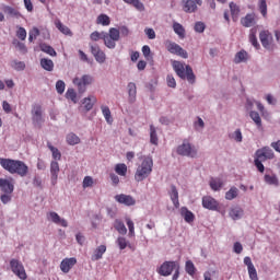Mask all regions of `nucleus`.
<instances>
[{
	"instance_id": "2f4dec72",
	"label": "nucleus",
	"mask_w": 280,
	"mask_h": 280,
	"mask_svg": "<svg viewBox=\"0 0 280 280\" xmlns=\"http://www.w3.org/2000/svg\"><path fill=\"white\" fill-rule=\"evenodd\" d=\"M249 117L254 121L256 128H258V130H261L262 124H261V116H259V113H257L255 110H250Z\"/></svg>"
},
{
	"instance_id": "4d7b16f0",
	"label": "nucleus",
	"mask_w": 280,
	"mask_h": 280,
	"mask_svg": "<svg viewBox=\"0 0 280 280\" xmlns=\"http://www.w3.org/2000/svg\"><path fill=\"white\" fill-rule=\"evenodd\" d=\"M116 244L120 250H125V248L128 247L129 242H128V240H126V237L120 236L116 240Z\"/></svg>"
},
{
	"instance_id": "f257e3e1",
	"label": "nucleus",
	"mask_w": 280,
	"mask_h": 280,
	"mask_svg": "<svg viewBox=\"0 0 280 280\" xmlns=\"http://www.w3.org/2000/svg\"><path fill=\"white\" fill-rule=\"evenodd\" d=\"M0 165L10 174H18L22 177L27 176V172H30V167L19 160L0 159Z\"/></svg>"
},
{
	"instance_id": "338daca9",
	"label": "nucleus",
	"mask_w": 280,
	"mask_h": 280,
	"mask_svg": "<svg viewBox=\"0 0 280 280\" xmlns=\"http://www.w3.org/2000/svg\"><path fill=\"white\" fill-rule=\"evenodd\" d=\"M206 25L205 22H196L195 23V32H197V34H202V32H205L206 30Z\"/></svg>"
},
{
	"instance_id": "0eeeda50",
	"label": "nucleus",
	"mask_w": 280,
	"mask_h": 280,
	"mask_svg": "<svg viewBox=\"0 0 280 280\" xmlns=\"http://www.w3.org/2000/svg\"><path fill=\"white\" fill-rule=\"evenodd\" d=\"M10 267L13 275L19 277V279H22V280L27 279V273L25 272V267H23L22 261H19L16 259H11Z\"/></svg>"
},
{
	"instance_id": "6e6d98bb",
	"label": "nucleus",
	"mask_w": 280,
	"mask_h": 280,
	"mask_svg": "<svg viewBox=\"0 0 280 280\" xmlns=\"http://www.w3.org/2000/svg\"><path fill=\"white\" fill-rule=\"evenodd\" d=\"M38 36H40V31L37 27H33L28 33L30 43H33L34 40H36Z\"/></svg>"
},
{
	"instance_id": "a211bd4d",
	"label": "nucleus",
	"mask_w": 280,
	"mask_h": 280,
	"mask_svg": "<svg viewBox=\"0 0 280 280\" xmlns=\"http://www.w3.org/2000/svg\"><path fill=\"white\" fill-rule=\"evenodd\" d=\"M78 264V259L75 257L72 258H66L60 264V270L61 272H65L66 275Z\"/></svg>"
},
{
	"instance_id": "c756f323",
	"label": "nucleus",
	"mask_w": 280,
	"mask_h": 280,
	"mask_svg": "<svg viewBox=\"0 0 280 280\" xmlns=\"http://www.w3.org/2000/svg\"><path fill=\"white\" fill-rule=\"evenodd\" d=\"M241 24L243 27H253L255 25V14H247L245 18H242Z\"/></svg>"
},
{
	"instance_id": "c85d7f7f",
	"label": "nucleus",
	"mask_w": 280,
	"mask_h": 280,
	"mask_svg": "<svg viewBox=\"0 0 280 280\" xmlns=\"http://www.w3.org/2000/svg\"><path fill=\"white\" fill-rule=\"evenodd\" d=\"M104 253H106V245L98 246L92 255V261H100L104 257Z\"/></svg>"
},
{
	"instance_id": "20e7f679",
	"label": "nucleus",
	"mask_w": 280,
	"mask_h": 280,
	"mask_svg": "<svg viewBox=\"0 0 280 280\" xmlns=\"http://www.w3.org/2000/svg\"><path fill=\"white\" fill-rule=\"evenodd\" d=\"M175 152L178 156H186L187 159H198V147L191 143L188 139H184L175 148Z\"/></svg>"
},
{
	"instance_id": "7ed1b4c3",
	"label": "nucleus",
	"mask_w": 280,
	"mask_h": 280,
	"mask_svg": "<svg viewBox=\"0 0 280 280\" xmlns=\"http://www.w3.org/2000/svg\"><path fill=\"white\" fill-rule=\"evenodd\" d=\"M172 65L178 78L187 80L189 84H194L196 82V74H194V70L189 66L180 61H173Z\"/></svg>"
},
{
	"instance_id": "4be33fe9",
	"label": "nucleus",
	"mask_w": 280,
	"mask_h": 280,
	"mask_svg": "<svg viewBox=\"0 0 280 280\" xmlns=\"http://www.w3.org/2000/svg\"><path fill=\"white\" fill-rule=\"evenodd\" d=\"M32 117H33L34 124H37V125L42 124V121H43V109H42L40 105L33 106Z\"/></svg>"
},
{
	"instance_id": "e433bc0d",
	"label": "nucleus",
	"mask_w": 280,
	"mask_h": 280,
	"mask_svg": "<svg viewBox=\"0 0 280 280\" xmlns=\"http://www.w3.org/2000/svg\"><path fill=\"white\" fill-rule=\"evenodd\" d=\"M2 11L4 12V14H8L9 16H13L15 19H19V16H21V13L10 5H3Z\"/></svg>"
},
{
	"instance_id": "b1692460",
	"label": "nucleus",
	"mask_w": 280,
	"mask_h": 280,
	"mask_svg": "<svg viewBox=\"0 0 280 280\" xmlns=\"http://www.w3.org/2000/svg\"><path fill=\"white\" fill-rule=\"evenodd\" d=\"M264 182L266 185H270L271 187H279V177H277V174H265Z\"/></svg>"
},
{
	"instance_id": "39448f33",
	"label": "nucleus",
	"mask_w": 280,
	"mask_h": 280,
	"mask_svg": "<svg viewBox=\"0 0 280 280\" xmlns=\"http://www.w3.org/2000/svg\"><path fill=\"white\" fill-rule=\"evenodd\" d=\"M120 36L119 30L115 27L109 28L108 33L105 32V47H107V49H115Z\"/></svg>"
},
{
	"instance_id": "de8ad7c7",
	"label": "nucleus",
	"mask_w": 280,
	"mask_h": 280,
	"mask_svg": "<svg viewBox=\"0 0 280 280\" xmlns=\"http://www.w3.org/2000/svg\"><path fill=\"white\" fill-rule=\"evenodd\" d=\"M48 150H50L52 154V159L55 161H60L62 159V153L58 150V148L51 145V143H48Z\"/></svg>"
},
{
	"instance_id": "0e129e2a",
	"label": "nucleus",
	"mask_w": 280,
	"mask_h": 280,
	"mask_svg": "<svg viewBox=\"0 0 280 280\" xmlns=\"http://www.w3.org/2000/svg\"><path fill=\"white\" fill-rule=\"evenodd\" d=\"M13 45L21 51V54H27V46H25L23 43L19 40H14Z\"/></svg>"
},
{
	"instance_id": "393cba45",
	"label": "nucleus",
	"mask_w": 280,
	"mask_h": 280,
	"mask_svg": "<svg viewBox=\"0 0 280 280\" xmlns=\"http://www.w3.org/2000/svg\"><path fill=\"white\" fill-rule=\"evenodd\" d=\"M180 214L184 218L185 222H187L188 224H191V222L196 220V215L194 214V212L187 209V207H182Z\"/></svg>"
},
{
	"instance_id": "bb28decb",
	"label": "nucleus",
	"mask_w": 280,
	"mask_h": 280,
	"mask_svg": "<svg viewBox=\"0 0 280 280\" xmlns=\"http://www.w3.org/2000/svg\"><path fill=\"white\" fill-rule=\"evenodd\" d=\"M173 32L178 35V38L183 39L186 36L185 26L178 22H173Z\"/></svg>"
},
{
	"instance_id": "aec40b11",
	"label": "nucleus",
	"mask_w": 280,
	"mask_h": 280,
	"mask_svg": "<svg viewBox=\"0 0 280 280\" xmlns=\"http://www.w3.org/2000/svg\"><path fill=\"white\" fill-rule=\"evenodd\" d=\"M229 217L232 220H242L244 218V209L240 206H232L229 210Z\"/></svg>"
},
{
	"instance_id": "a878e982",
	"label": "nucleus",
	"mask_w": 280,
	"mask_h": 280,
	"mask_svg": "<svg viewBox=\"0 0 280 280\" xmlns=\"http://www.w3.org/2000/svg\"><path fill=\"white\" fill-rule=\"evenodd\" d=\"M55 26L57 27V30H59V32H61V34H65V36H73L71 30L67 25L62 24L60 20L55 21Z\"/></svg>"
},
{
	"instance_id": "79ce46f5",
	"label": "nucleus",
	"mask_w": 280,
	"mask_h": 280,
	"mask_svg": "<svg viewBox=\"0 0 280 280\" xmlns=\"http://www.w3.org/2000/svg\"><path fill=\"white\" fill-rule=\"evenodd\" d=\"M114 228L120 235H126V233H128V229H126V225L124 224V222H121V220H116L114 223Z\"/></svg>"
},
{
	"instance_id": "9d476101",
	"label": "nucleus",
	"mask_w": 280,
	"mask_h": 280,
	"mask_svg": "<svg viewBox=\"0 0 280 280\" xmlns=\"http://www.w3.org/2000/svg\"><path fill=\"white\" fill-rule=\"evenodd\" d=\"M198 5H202V0H182V8L187 14L197 12Z\"/></svg>"
},
{
	"instance_id": "774afa93",
	"label": "nucleus",
	"mask_w": 280,
	"mask_h": 280,
	"mask_svg": "<svg viewBox=\"0 0 280 280\" xmlns=\"http://www.w3.org/2000/svg\"><path fill=\"white\" fill-rule=\"evenodd\" d=\"M88 187H93V177L85 176L83 179V189H86Z\"/></svg>"
},
{
	"instance_id": "6e6552de",
	"label": "nucleus",
	"mask_w": 280,
	"mask_h": 280,
	"mask_svg": "<svg viewBox=\"0 0 280 280\" xmlns=\"http://www.w3.org/2000/svg\"><path fill=\"white\" fill-rule=\"evenodd\" d=\"M166 49L170 51V54H174L175 56H179L180 58L187 59L189 58V54H187V50H185L180 45L174 43V42H166Z\"/></svg>"
},
{
	"instance_id": "5701e85b",
	"label": "nucleus",
	"mask_w": 280,
	"mask_h": 280,
	"mask_svg": "<svg viewBox=\"0 0 280 280\" xmlns=\"http://www.w3.org/2000/svg\"><path fill=\"white\" fill-rule=\"evenodd\" d=\"M127 91L130 104H135V102H137V84L135 82H129L127 85Z\"/></svg>"
},
{
	"instance_id": "dca6fc26",
	"label": "nucleus",
	"mask_w": 280,
	"mask_h": 280,
	"mask_svg": "<svg viewBox=\"0 0 280 280\" xmlns=\"http://www.w3.org/2000/svg\"><path fill=\"white\" fill-rule=\"evenodd\" d=\"M202 207L203 209H208V211H218V207L220 203L211 196L202 197Z\"/></svg>"
},
{
	"instance_id": "473e14b6",
	"label": "nucleus",
	"mask_w": 280,
	"mask_h": 280,
	"mask_svg": "<svg viewBox=\"0 0 280 280\" xmlns=\"http://www.w3.org/2000/svg\"><path fill=\"white\" fill-rule=\"evenodd\" d=\"M124 3H127V5H132L138 10L139 12H143L145 10V5H143V2L140 0H122Z\"/></svg>"
},
{
	"instance_id": "3c124183",
	"label": "nucleus",
	"mask_w": 280,
	"mask_h": 280,
	"mask_svg": "<svg viewBox=\"0 0 280 280\" xmlns=\"http://www.w3.org/2000/svg\"><path fill=\"white\" fill-rule=\"evenodd\" d=\"M11 67L15 71H25V62L24 61L12 60L11 61Z\"/></svg>"
},
{
	"instance_id": "4468645a",
	"label": "nucleus",
	"mask_w": 280,
	"mask_h": 280,
	"mask_svg": "<svg viewBox=\"0 0 280 280\" xmlns=\"http://www.w3.org/2000/svg\"><path fill=\"white\" fill-rule=\"evenodd\" d=\"M259 39L265 49H272V34L270 33V31H261L259 33Z\"/></svg>"
},
{
	"instance_id": "58836bf2",
	"label": "nucleus",
	"mask_w": 280,
	"mask_h": 280,
	"mask_svg": "<svg viewBox=\"0 0 280 280\" xmlns=\"http://www.w3.org/2000/svg\"><path fill=\"white\" fill-rule=\"evenodd\" d=\"M101 110H102V115L105 118V120L107 121V124H113V116L110 114V108L106 105H102L101 106Z\"/></svg>"
},
{
	"instance_id": "bf43d9fd",
	"label": "nucleus",
	"mask_w": 280,
	"mask_h": 280,
	"mask_svg": "<svg viewBox=\"0 0 280 280\" xmlns=\"http://www.w3.org/2000/svg\"><path fill=\"white\" fill-rule=\"evenodd\" d=\"M186 272L192 277V275L196 273V266H194V262L191 260L186 261Z\"/></svg>"
},
{
	"instance_id": "c9c22d12",
	"label": "nucleus",
	"mask_w": 280,
	"mask_h": 280,
	"mask_svg": "<svg viewBox=\"0 0 280 280\" xmlns=\"http://www.w3.org/2000/svg\"><path fill=\"white\" fill-rule=\"evenodd\" d=\"M237 196H240V189L233 186L225 192V200H235Z\"/></svg>"
},
{
	"instance_id": "13d9d810",
	"label": "nucleus",
	"mask_w": 280,
	"mask_h": 280,
	"mask_svg": "<svg viewBox=\"0 0 280 280\" xmlns=\"http://www.w3.org/2000/svg\"><path fill=\"white\" fill-rule=\"evenodd\" d=\"M254 165L260 172V174H264V172H266V166H264V160L254 158Z\"/></svg>"
},
{
	"instance_id": "412c9836",
	"label": "nucleus",
	"mask_w": 280,
	"mask_h": 280,
	"mask_svg": "<svg viewBox=\"0 0 280 280\" xmlns=\"http://www.w3.org/2000/svg\"><path fill=\"white\" fill-rule=\"evenodd\" d=\"M0 189L1 191H4V194H12L14 191V184L12 183V179H0Z\"/></svg>"
},
{
	"instance_id": "5fc2aeb1",
	"label": "nucleus",
	"mask_w": 280,
	"mask_h": 280,
	"mask_svg": "<svg viewBox=\"0 0 280 280\" xmlns=\"http://www.w3.org/2000/svg\"><path fill=\"white\" fill-rule=\"evenodd\" d=\"M67 100H71L74 104H78V94L75 93V90L68 89L66 92Z\"/></svg>"
},
{
	"instance_id": "cd10ccee",
	"label": "nucleus",
	"mask_w": 280,
	"mask_h": 280,
	"mask_svg": "<svg viewBox=\"0 0 280 280\" xmlns=\"http://www.w3.org/2000/svg\"><path fill=\"white\" fill-rule=\"evenodd\" d=\"M248 61V52L246 50H240L234 57L235 65H242V62Z\"/></svg>"
},
{
	"instance_id": "052dcab7",
	"label": "nucleus",
	"mask_w": 280,
	"mask_h": 280,
	"mask_svg": "<svg viewBox=\"0 0 280 280\" xmlns=\"http://www.w3.org/2000/svg\"><path fill=\"white\" fill-rule=\"evenodd\" d=\"M16 36L20 38V40H25L27 38V31H25L24 27L19 26Z\"/></svg>"
},
{
	"instance_id": "9b49d317",
	"label": "nucleus",
	"mask_w": 280,
	"mask_h": 280,
	"mask_svg": "<svg viewBox=\"0 0 280 280\" xmlns=\"http://www.w3.org/2000/svg\"><path fill=\"white\" fill-rule=\"evenodd\" d=\"M175 268H178V262H176V261H165L158 269V272L162 277H170V275H172V271L175 270Z\"/></svg>"
},
{
	"instance_id": "f8f14e48",
	"label": "nucleus",
	"mask_w": 280,
	"mask_h": 280,
	"mask_svg": "<svg viewBox=\"0 0 280 280\" xmlns=\"http://www.w3.org/2000/svg\"><path fill=\"white\" fill-rule=\"evenodd\" d=\"M90 49H91V54H92V56H94L96 62H98L100 65H104V62H106V52H104V50H102V48H100V45H97V44L90 45Z\"/></svg>"
},
{
	"instance_id": "f704fd0d",
	"label": "nucleus",
	"mask_w": 280,
	"mask_h": 280,
	"mask_svg": "<svg viewBox=\"0 0 280 280\" xmlns=\"http://www.w3.org/2000/svg\"><path fill=\"white\" fill-rule=\"evenodd\" d=\"M229 138L236 143H242L244 141V136L242 135V129H236L229 135Z\"/></svg>"
},
{
	"instance_id": "1a4fd4ad",
	"label": "nucleus",
	"mask_w": 280,
	"mask_h": 280,
	"mask_svg": "<svg viewBox=\"0 0 280 280\" xmlns=\"http://www.w3.org/2000/svg\"><path fill=\"white\" fill-rule=\"evenodd\" d=\"M254 158L260 161H272L275 159V151L270 147H262L256 150Z\"/></svg>"
},
{
	"instance_id": "2eb2a0df",
	"label": "nucleus",
	"mask_w": 280,
	"mask_h": 280,
	"mask_svg": "<svg viewBox=\"0 0 280 280\" xmlns=\"http://www.w3.org/2000/svg\"><path fill=\"white\" fill-rule=\"evenodd\" d=\"M47 221L52 222L54 224H58L59 226H63V229H67L69 226V223L63 218H60L57 212L50 211L46 214Z\"/></svg>"
},
{
	"instance_id": "69168bd1",
	"label": "nucleus",
	"mask_w": 280,
	"mask_h": 280,
	"mask_svg": "<svg viewBox=\"0 0 280 280\" xmlns=\"http://www.w3.org/2000/svg\"><path fill=\"white\" fill-rule=\"evenodd\" d=\"M166 84L170 89H176V79H174V75L168 74L166 77Z\"/></svg>"
},
{
	"instance_id": "09e8293b",
	"label": "nucleus",
	"mask_w": 280,
	"mask_h": 280,
	"mask_svg": "<svg viewBox=\"0 0 280 280\" xmlns=\"http://www.w3.org/2000/svg\"><path fill=\"white\" fill-rule=\"evenodd\" d=\"M39 49L44 51V54H48V56H57L56 49L47 44H40Z\"/></svg>"
},
{
	"instance_id": "f3484780",
	"label": "nucleus",
	"mask_w": 280,
	"mask_h": 280,
	"mask_svg": "<svg viewBox=\"0 0 280 280\" xmlns=\"http://www.w3.org/2000/svg\"><path fill=\"white\" fill-rule=\"evenodd\" d=\"M81 104L85 113H89V110H93V106L97 104V97H95V95H89L81 101Z\"/></svg>"
},
{
	"instance_id": "c03bdc74",
	"label": "nucleus",
	"mask_w": 280,
	"mask_h": 280,
	"mask_svg": "<svg viewBox=\"0 0 280 280\" xmlns=\"http://www.w3.org/2000/svg\"><path fill=\"white\" fill-rule=\"evenodd\" d=\"M230 10L233 21H237V19H240V7L236 5L235 2H231Z\"/></svg>"
},
{
	"instance_id": "864d4df0",
	"label": "nucleus",
	"mask_w": 280,
	"mask_h": 280,
	"mask_svg": "<svg viewBox=\"0 0 280 280\" xmlns=\"http://www.w3.org/2000/svg\"><path fill=\"white\" fill-rule=\"evenodd\" d=\"M90 38H91V40H94L95 43H97V40L105 42V32L100 33V32L95 31V32L91 33Z\"/></svg>"
},
{
	"instance_id": "6ab92c4d",
	"label": "nucleus",
	"mask_w": 280,
	"mask_h": 280,
	"mask_svg": "<svg viewBox=\"0 0 280 280\" xmlns=\"http://www.w3.org/2000/svg\"><path fill=\"white\" fill-rule=\"evenodd\" d=\"M58 174H60V164H58V161H51L50 163L51 185H56L58 183Z\"/></svg>"
},
{
	"instance_id": "423d86ee",
	"label": "nucleus",
	"mask_w": 280,
	"mask_h": 280,
	"mask_svg": "<svg viewBox=\"0 0 280 280\" xmlns=\"http://www.w3.org/2000/svg\"><path fill=\"white\" fill-rule=\"evenodd\" d=\"M94 79L91 74H83L81 78L77 77L72 80L79 93H86V86L91 85Z\"/></svg>"
},
{
	"instance_id": "680f3d73",
	"label": "nucleus",
	"mask_w": 280,
	"mask_h": 280,
	"mask_svg": "<svg viewBox=\"0 0 280 280\" xmlns=\"http://www.w3.org/2000/svg\"><path fill=\"white\" fill-rule=\"evenodd\" d=\"M247 272L249 275L250 280H259V277L257 276V269L254 267L247 268Z\"/></svg>"
},
{
	"instance_id": "a19ab883",
	"label": "nucleus",
	"mask_w": 280,
	"mask_h": 280,
	"mask_svg": "<svg viewBox=\"0 0 280 280\" xmlns=\"http://www.w3.org/2000/svg\"><path fill=\"white\" fill-rule=\"evenodd\" d=\"M150 143H152V145H159V136L156 135L154 125L150 126Z\"/></svg>"
},
{
	"instance_id": "f03ea898",
	"label": "nucleus",
	"mask_w": 280,
	"mask_h": 280,
	"mask_svg": "<svg viewBox=\"0 0 280 280\" xmlns=\"http://www.w3.org/2000/svg\"><path fill=\"white\" fill-rule=\"evenodd\" d=\"M154 167V161L152 156H142L141 162L138 164L136 173H135V180L136 183H143L145 178L152 174V168Z\"/></svg>"
},
{
	"instance_id": "a18cd8bd",
	"label": "nucleus",
	"mask_w": 280,
	"mask_h": 280,
	"mask_svg": "<svg viewBox=\"0 0 280 280\" xmlns=\"http://www.w3.org/2000/svg\"><path fill=\"white\" fill-rule=\"evenodd\" d=\"M66 139L69 145H78L80 143V137L73 132L68 133Z\"/></svg>"
},
{
	"instance_id": "7c9ffc66",
	"label": "nucleus",
	"mask_w": 280,
	"mask_h": 280,
	"mask_svg": "<svg viewBox=\"0 0 280 280\" xmlns=\"http://www.w3.org/2000/svg\"><path fill=\"white\" fill-rule=\"evenodd\" d=\"M170 196L174 207L178 209L180 207V202L178 201V190L176 189V186L171 187Z\"/></svg>"
},
{
	"instance_id": "603ef678",
	"label": "nucleus",
	"mask_w": 280,
	"mask_h": 280,
	"mask_svg": "<svg viewBox=\"0 0 280 280\" xmlns=\"http://www.w3.org/2000/svg\"><path fill=\"white\" fill-rule=\"evenodd\" d=\"M194 129L197 132H202V130H205V120H202L200 117H197V120L194 121Z\"/></svg>"
},
{
	"instance_id": "72a5a7b5",
	"label": "nucleus",
	"mask_w": 280,
	"mask_h": 280,
	"mask_svg": "<svg viewBox=\"0 0 280 280\" xmlns=\"http://www.w3.org/2000/svg\"><path fill=\"white\" fill-rule=\"evenodd\" d=\"M209 185L212 189V191H220L222 189V185H224V183L222 182L221 178H211L209 182Z\"/></svg>"
},
{
	"instance_id": "37998d69",
	"label": "nucleus",
	"mask_w": 280,
	"mask_h": 280,
	"mask_svg": "<svg viewBox=\"0 0 280 280\" xmlns=\"http://www.w3.org/2000/svg\"><path fill=\"white\" fill-rule=\"evenodd\" d=\"M249 43H252L253 47L259 49V42L257 40V28H252L249 33Z\"/></svg>"
},
{
	"instance_id": "e2e57ef3",
	"label": "nucleus",
	"mask_w": 280,
	"mask_h": 280,
	"mask_svg": "<svg viewBox=\"0 0 280 280\" xmlns=\"http://www.w3.org/2000/svg\"><path fill=\"white\" fill-rule=\"evenodd\" d=\"M66 84L65 81L59 80L56 82V91L59 93V95H62L65 93Z\"/></svg>"
},
{
	"instance_id": "49530a36",
	"label": "nucleus",
	"mask_w": 280,
	"mask_h": 280,
	"mask_svg": "<svg viewBox=\"0 0 280 280\" xmlns=\"http://www.w3.org/2000/svg\"><path fill=\"white\" fill-rule=\"evenodd\" d=\"M115 172L118 176H126L128 174V166L124 163L116 164Z\"/></svg>"
},
{
	"instance_id": "ddd939ff",
	"label": "nucleus",
	"mask_w": 280,
	"mask_h": 280,
	"mask_svg": "<svg viewBox=\"0 0 280 280\" xmlns=\"http://www.w3.org/2000/svg\"><path fill=\"white\" fill-rule=\"evenodd\" d=\"M116 202L119 205H125V207H135L137 205V199L131 195L120 194L115 197Z\"/></svg>"
},
{
	"instance_id": "ea45409f",
	"label": "nucleus",
	"mask_w": 280,
	"mask_h": 280,
	"mask_svg": "<svg viewBox=\"0 0 280 280\" xmlns=\"http://www.w3.org/2000/svg\"><path fill=\"white\" fill-rule=\"evenodd\" d=\"M97 25H103L104 27H108L110 25V18L107 14H100L96 19Z\"/></svg>"
},
{
	"instance_id": "8fccbe9b",
	"label": "nucleus",
	"mask_w": 280,
	"mask_h": 280,
	"mask_svg": "<svg viewBox=\"0 0 280 280\" xmlns=\"http://www.w3.org/2000/svg\"><path fill=\"white\" fill-rule=\"evenodd\" d=\"M258 10L260 14L264 16V19L268 16V4L266 3V0L258 1Z\"/></svg>"
},
{
	"instance_id": "4c0bfd02",
	"label": "nucleus",
	"mask_w": 280,
	"mask_h": 280,
	"mask_svg": "<svg viewBox=\"0 0 280 280\" xmlns=\"http://www.w3.org/2000/svg\"><path fill=\"white\" fill-rule=\"evenodd\" d=\"M40 67L45 71H54V61L48 58H42L40 59Z\"/></svg>"
}]
</instances>
